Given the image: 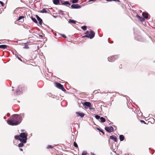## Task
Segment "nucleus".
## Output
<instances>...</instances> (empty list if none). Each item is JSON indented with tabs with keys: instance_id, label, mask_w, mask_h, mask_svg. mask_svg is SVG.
I'll return each instance as SVG.
<instances>
[{
	"instance_id": "obj_6",
	"label": "nucleus",
	"mask_w": 155,
	"mask_h": 155,
	"mask_svg": "<svg viewBox=\"0 0 155 155\" xmlns=\"http://www.w3.org/2000/svg\"><path fill=\"white\" fill-rule=\"evenodd\" d=\"M23 90L21 86H19L17 89L16 90V94L17 95L21 94Z\"/></svg>"
},
{
	"instance_id": "obj_45",
	"label": "nucleus",
	"mask_w": 155,
	"mask_h": 155,
	"mask_svg": "<svg viewBox=\"0 0 155 155\" xmlns=\"http://www.w3.org/2000/svg\"><path fill=\"white\" fill-rule=\"evenodd\" d=\"M39 36L40 37H42V38L43 37V36L42 35H39Z\"/></svg>"
},
{
	"instance_id": "obj_18",
	"label": "nucleus",
	"mask_w": 155,
	"mask_h": 155,
	"mask_svg": "<svg viewBox=\"0 0 155 155\" xmlns=\"http://www.w3.org/2000/svg\"><path fill=\"white\" fill-rule=\"evenodd\" d=\"M110 139L113 140L114 141L116 142L117 141V138L116 137H114L113 136H110Z\"/></svg>"
},
{
	"instance_id": "obj_43",
	"label": "nucleus",
	"mask_w": 155,
	"mask_h": 155,
	"mask_svg": "<svg viewBox=\"0 0 155 155\" xmlns=\"http://www.w3.org/2000/svg\"><path fill=\"white\" fill-rule=\"evenodd\" d=\"M91 155H95V154L94 153L91 152Z\"/></svg>"
},
{
	"instance_id": "obj_46",
	"label": "nucleus",
	"mask_w": 155,
	"mask_h": 155,
	"mask_svg": "<svg viewBox=\"0 0 155 155\" xmlns=\"http://www.w3.org/2000/svg\"><path fill=\"white\" fill-rule=\"evenodd\" d=\"M23 146H18V147H22Z\"/></svg>"
},
{
	"instance_id": "obj_1",
	"label": "nucleus",
	"mask_w": 155,
	"mask_h": 155,
	"mask_svg": "<svg viewBox=\"0 0 155 155\" xmlns=\"http://www.w3.org/2000/svg\"><path fill=\"white\" fill-rule=\"evenodd\" d=\"M21 121V119L18 114H14L7 120V123L11 126L17 125L19 124Z\"/></svg>"
},
{
	"instance_id": "obj_5",
	"label": "nucleus",
	"mask_w": 155,
	"mask_h": 155,
	"mask_svg": "<svg viewBox=\"0 0 155 155\" xmlns=\"http://www.w3.org/2000/svg\"><path fill=\"white\" fill-rule=\"evenodd\" d=\"M118 58L117 55H114L112 56H110L108 58V60L110 62H113L115 60Z\"/></svg>"
},
{
	"instance_id": "obj_11",
	"label": "nucleus",
	"mask_w": 155,
	"mask_h": 155,
	"mask_svg": "<svg viewBox=\"0 0 155 155\" xmlns=\"http://www.w3.org/2000/svg\"><path fill=\"white\" fill-rule=\"evenodd\" d=\"M63 1H62V3H61V5H66L67 6H69L71 4L68 1H65L63 2Z\"/></svg>"
},
{
	"instance_id": "obj_23",
	"label": "nucleus",
	"mask_w": 155,
	"mask_h": 155,
	"mask_svg": "<svg viewBox=\"0 0 155 155\" xmlns=\"http://www.w3.org/2000/svg\"><path fill=\"white\" fill-rule=\"evenodd\" d=\"M15 138L16 140H19L20 141V136L15 135Z\"/></svg>"
},
{
	"instance_id": "obj_31",
	"label": "nucleus",
	"mask_w": 155,
	"mask_h": 155,
	"mask_svg": "<svg viewBox=\"0 0 155 155\" xmlns=\"http://www.w3.org/2000/svg\"><path fill=\"white\" fill-rule=\"evenodd\" d=\"M78 0H72V3H75L78 2Z\"/></svg>"
},
{
	"instance_id": "obj_25",
	"label": "nucleus",
	"mask_w": 155,
	"mask_h": 155,
	"mask_svg": "<svg viewBox=\"0 0 155 155\" xmlns=\"http://www.w3.org/2000/svg\"><path fill=\"white\" fill-rule=\"evenodd\" d=\"M87 27L86 26L84 25L81 27V29L84 31H85L87 30Z\"/></svg>"
},
{
	"instance_id": "obj_34",
	"label": "nucleus",
	"mask_w": 155,
	"mask_h": 155,
	"mask_svg": "<svg viewBox=\"0 0 155 155\" xmlns=\"http://www.w3.org/2000/svg\"><path fill=\"white\" fill-rule=\"evenodd\" d=\"M0 4H1L2 6H4V4L2 2L0 1Z\"/></svg>"
},
{
	"instance_id": "obj_13",
	"label": "nucleus",
	"mask_w": 155,
	"mask_h": 155,
	"mask_svg": "<svg viewBox=\"0 0 155 155\" xmlns=\"http://www.w3.org/2000/svg\"><path fill=\"white\" fill-rule=\"evenodd\" d=\"M136 17L138 19L139 21L141 22H143L145 20L144 18L143 17H142L141 16H140L138 15H136Z\"/></svg>"
},
{
	"instance_id": "obj_40",
	"label": "nucleus",
	"mask_w": 155,
	"mask_h": 155,
	"mask_svg": "<svg viewBox=\"0 0 155 155\" xmlns=\"http://www.w3.org/2000/svg\"><path fill=\"white\" fill-rule=\"evenodd\" d=\"M114 0H107V2H110L111 1H114Z\"/></svg>"
},
{
	"instance_id": "obj_19",
	"label": "nucleus",
	"mask_w": 155,
	"mask_h": 155,
	"mask_svg": "<svg viewBox=\"0 0 155 155\" xmlns=\"http://www.w3.org/2000/svg\"><path fill=\"white\" fill-rule=\"evenodd\" d=\"M124 136L123 135H120L119 136V139L120 141H123L124 139Z\"/></svg>"
},
{
	"instance_id": "obj_32",
	"label": "nucleus",
	"mask_w": 155,
	"mask_h": 155,
	"mask_svg": "<svg viewBox=\"0 0 155 155\" xmlns=\"http://www.w3.org/2000/svg\"><path fill=\"white\" fill-rule=\"evenodd\" d=\"M60 35L62 37H63V38H67V37L64 34H61Z\"/></svg>"
},
{
	"instance_id": "obj_42",
	"label": "nucleus",
	"mask_w": 155,
	"mask_h": 155,
	"mask_svg": "<svg viewBox=\"0 0 155 155\" xmlns=\"http://www.w3.org/2000/svg\"><path fill=\"white\" fill-rule=\"evenodd\" d=\"M18 59L19 60H20V61H22V60H21V58H20L18 57Z\"/></svg>"
},
{
	"instance_id": "obj_8",
	"label": "nucleus",
	"mask_w": 155,
	"mask_h": 155,
	"mask_svg": "<svg viewBox=\"0 0 155 155\" xmlns=\"http://www.w3.org/2000/svg\"><path fill=\"white\" fill-rule=\"evenodd\" d=\"M71 7L72 8L77 9L81 8V6L78 4H72Z\"/></svg>"
},
{
	"instance_id": "obj_50",
	"label": "nucleus",
	"mask_w": 155,
	"mask_h": 155,
	"mask_svg": "<svg viewBox=\"0 0 155 155\" xmlns=\"http://www.w3.org/2000/svg\"><path fill=\"white\" fill-rule=\"evenodd\" d=\"M113 126H114V127H115V126L114 125H113Z\"/></svg>"
},
{
	"instance_id": "obj_22",
	"label": "nucleus",
	"mask_w": 155,
	"mask_h": 155,
	"mask_svg": "<svg viewBox=\"0 0 155 155\" xmlns=\"http://www.w3.org/2000/svg\"><path fill=\"white\" fill-rule=\"evenodd\" d=\"M101 121V122L104 123L106 121L105 119L103 117H101V118H100Z\"/></svg>"
},
{
	"instance_id": "obj_12",
	"label": "nucleus",
	"mask_w": 155,
	"mask_h": 155,
	"mask_svg": "<svg viewBox=\"0 0 155 155\" xmlns=\"http://www.w3.org/2000/svg\"><path fill=\"white\" fill-rule=\"evenodd\" d=\"M76 113L78 116H80L81 118L83 117L85 115L84 113L83 112H76Z\"/></svg>"
},
{
	"instance_id": "obj_30",
	"label": "nucleus",
	"mask_w": 155,
	"mask_h": 155,
	"mask_svg": "<svg viewBox=\"0 0 155 155\" xmlns=\"http://www.w3.org/2000/svg\"><path fill=\"white\" fill-rule=\"evenodd\" d=\"M54 146H48L46 148L47 149H52V148H54Z\"/></svg>"
},
{
	"instance_id": "obj_49",
	"label": "nucleus",
	"mask_w": 155,
	"mask_h": 155,
	"mask_svg": "<svg viewBox=\"0 0 155 155\" xmlns=\"http://www.w3.org/2000/svg\"><path fill=\"white\" fill-rule=\"evenodd\" d=\"M5 117H4V119H5Z\"/></svg>"
},
{
	"instance_id": "obj_41",
	"label": "nucleus",
	"mask_w": 155,
	"mask_h": 155,
	"mask_svg": "<svg viewBox=\"0 0 155 155\" xmlns=\"http://www.w3.org/2000/svg\"><path fill=\"white\" fill-rule=\"evenodd\" d=\"M7 116H10V113H7Z\"/></svg>"
},
{
	"instance_id": "obj_17",
	"label": "nucleus",
	"mask_w": 155,
	"mask_h": 155,
	"mask_svg": "<svg viewBox=\"0 0 155 155\" xmlns=\"http://www.w3.org/2000/svg\"><path fill=\"white\" fill-rule=\"evenodd\" d=\"M77 22V21H76L72 20L71 19H70L68 21L69 23H72L74 24H75Z\"/></svg>"
},
{
	"instance_id": "obj_27",
	"label": "nucleus",
	"mask_w": 155,
	"mask_h": 155,
	"mask_svg": "<svg viewBox=\"0 0 155 155\" xmlns=\"http://www.w3.org/2000/svg\"><path fill=\"white\" fill-rule=\"evenodd\" d=\"M97 129L99 131L102 133L104 134V133L102 129H101L99 128H97Z\"/></svg>"
},
{
	"instance_id": "obj_44",
	"label": "nucleus",
	"mask_w": 155,
	"mask_h": 155,
	"mask_svg": "<svg viewBox=\"0 0 155 155\" xmlns=\"http://www.w3.org/2000/svg\"><path fill=\"white\" fill-rule=\"evenodd\" d=\"M19 150H20V151H23V150H22V148H20V149H19Z\"/></svg>"
},
{
	"instance_id": "obj_33",
	"label": "nucleus",
	"mask_w": 155,
	"mask_h": 155,
	"mask_svg": "<svg viewBox=\"0 0 155 155\" xmlns=\"http://www.w3.org/2000/svg\"><path fill=\"white\" fill-rule=\"evenodd\" d=\"M92 107V105H91H91L90 106V107H88L89 108V109L91 110H94V108L92 107Z\"/></svg>"
},
{
	"instance_id": "obj_16",
	"label": "nucleus",
	"mask_w": 155,
	"mask_h": 155,
	"mask_svg": "<svg viewBox=\"0 0 155 155\" xmlns=\"http://www.w3.org/2000/svg\"><path fill=\"white\" fill-rule=\"evenodd\" d=\"M50 12V11L49 10H48V11L46 10L45 8L43 9L42 10H41L40 12L41 13H49V12Z\"/></svg>"
},
{
	"instance_id": "obj_35",
	"label": "nucleus",
	"mask_w": 155,
	"mask_h": 155,
	"mask_svg": "<svg viewBox=\"0 0 155 155\" xmlns=\"http://www.w3.org/2000/svg\"><path fill=\"white\" fill-rule=\"evenodd\" d=\"M23 48L24 49H28L29 48V47L27 45H25L24 47Z\"/></svg>"
},
{
	"instance_id": "obj_24",
	"label": "nucleus",
	"mask_w": 155,
	"mask_h": 155,
	"mask_svg": "<svg viewBox=\"0 0 155 155\" xmlns=\"http://www.w3.org/2000/svg\"><path fill=\"white\" fill-rule=\"evenodd\" d=\"M24 18V16H20L18 18V19L17 20V21H19L20 20H21V19H22L23 18Z\"/></svg>"
},
{
	"instance_id": "obj_29",
	"label": "nucleus",
	"mask_w": 155,
	"mask_h": 155,
	"mask_svg": "<svg viewBox=\"0 0 155 155\" xmlns=\"http://www.w3.org/2000/svg\"><path fill=\"white\" fill-rule=\"evenodd\" d=\"M19 116L21 118V117H24V113H21L19 115Z\"/></svg>"
},
{
	"instance_id": "obj_21",
	"label": "nucleus",
	"mask_w": 155,
	"mask_h": 155,
	"mask_svg": "<svg viewBox=\"0 0 155 155\" xmlns=\"http://www.w3.org/2000/svg\"><path fill=\"white\" fill-rule=\"evenodd\" d=\"M31 19L32 21L34 22L35 23L37 24L38 23V21L36 20V19L35 18H33V17H31Z\"/></svg>"
},
{
	"instance_id": "obj_37",
	"label": "nucleus",
	"mask_w": 155,
	"mask_h": 155,
	"mask_svg": "<svg viewBox=\"0 0 155 155\" xmlns=\"http://www.w3.org/2000/svg\"><path fill=\"white\" fill-rule=\"evenodd\" d=\"M140 122L141 123H144L145 124H146V122H145V121L143 120H140Z\"/></svg>"
},
{
	"instance_id": "obj_38",
	"label": "nucleus",
	"mask_w": 155,
	"mask_h": 155,
	"mask_svg": "<svg viewBox=\"0 0 155 155\" xmlns=\"http://www.w3.org/2000/svg\"><path fill=\"white\" fill-rule=\"evenodd\" d=\"M73 145H77V143H76L75 142H74V144H73Z\"/></svg>"
},
{
	"instance_id": "obj_26",
	"label": "nucleus",
	"mask_w": 155,
	"mask_h": 155,
	"mask_svg": "<svg viewBox=\"0 0 155 155\" xmlns=\"http://www.w3.org/2000/svg\"><path fill=\"white\" fill-rule=\"evenodd\" d=\"M95 117L97 119L99 120L101 118V117L98 115H95Z\"/></svg>"
},
{
	"instance_id": "obj_28",
	"label": "nucleus",
	"mask_w": 155,
	"mask_h": 155,
	"mask_svg": "<svg viewBox=\"0 0 155 155\" xmlns=\"http://www.w3.org/2000/svg\"><path fill=\"white\" fill-rule=\"evenodd\" d=\"M87 154V152L86 151H83L81 155H86Z\"/></svg>"
},
{
	"instance_id": "obj_39",
	"label": "nucleus",
	"mask_w": 155,
	"mask_h": 155,
	"mask_svg": "<svg viewBox=\"0 0 155 155\" xmlns=\"http://www.w3.org/2000/svg\"><path fill=\"white\" fill-rule=\"evenodd\" d=\"M114 1H115V2H120V1L119 0H114Z\"/></svg>"
},
{
	"instance_id": "obj_10",
	"label": "nucleus",
	"mask_w": 155,
	"mask_h": 155,
	"mask_svg": "<svg viewBox=\"0 0 155 155\" xmlns=\"http://www.w3.org/2000/svg\"><path fill=\"white\" fill-rule=\"evenodd\" d=\"M36 17L37 20L39 21V23L40 25H41L43 23L42 19L37 15H36Z\"/></svg>"
},
{
	"instance_id": "obj_36",
	"label": "nucleus",
	"mask_w": 155,
	"mask_h": 155,
	"mask_svg": "<svg viewBox=\"0 0 155 155\" xmlns=\"http://www.w3.org/2000/svg\"><path fill=\"white\" fill-rule=\"evenodd\" d=\"M58 12H59L61 13L62 14H64V13H63L64 12L62 11L61 10H59Z\"/></svg>"
},
{
	"instance_id": "obj_47",
	"label": "nucleus",
	"mask_w": 155,
	"mask_h": 155,
	"mask_svg": "<svg viewBox=\"0 0 155 155\" xmlns=\"http://www.w3.org/2000/svg\"><path fill=\"white\" fill-rule=\"evenodd\" d=\"M74 146V147H78V146Z\"/></svg>"
},
{
	"instance_id": "obj_3",
	"label": "nucleus",
	"mask_w": 155,
	"mask_h": 155,
	"mask_svg": "<svg viewBox=\"0 0 155 155\" xmlns=\"http://www.w3.org/2000/svg\"><path fill=\"white\" fill-rule=\"evenodd\" d=\"M85 34L86 35L84 36L83 37H87L91 39H92L95 36V33L93 31L91 30L90 33H89L88 31H86Z\"/></svg>"
},
{
	"instance_id": "obj_15",
	"label": "nucleus",
	"mask_w": 155,
	"mask_h": 155,
	"mask_svg": "<svg viewBox=\"0 0 155 155\" xmlns=\"http://www.w3.org/2000/svg\"><path fill=\"white\" fill-rule=\"evenodd\" d=\"M91 103L90 102H85L83 104V105L84 106L88 107H90V106L91 105Z\"/></svg>"
},
{
	"instance_id": "obj_20",
	"label": "nucleus",
	"mask_w": 155,
	"mask_h": 155,
	"mask_svg": "<svg viewBox=\"0 0 155 155\" xmlns=\"http://www.w3.org/2000/svg\"><path fill=\"white\" fill-rule=\"evenodd\" d=\"M8 46L5 45H0V48H3V49H5Z\"/></svg>"
},
{
	"instance_id": "obj_4",
	"label": "nucleus",
	"mask_w": 155,
	"mask_h": 155,
	"mask_svg": "<svg viewBox=\"0 0 155 155\" xmlns=\"http://www.w3.org/2000/svg\"><path fill=\"white\" fill-rule=\"evenodd\" d=\"M55 85L56 87L61 89L62 91L64 92L66 91V90L64 87L63 85L61 84L58 82H56L55 83Z\"/></svg>"
},
{
	"instance_id": "obj_2",
	"label": "nucleus",
	"mask_w": 155,
	"mask_h": 155,
	"mask_svg": "<svg viewBox=\"0 0 155 155\" xmlns=\"http://www.w3.org/2000/svg\"><path fill=\"white\" fill-rule=\"evenodd\" d=\"M27 134L25 133H21L20 134L21 143H19L18 145H24V143H26L27 142Z\"/></svg>"
},
{
	"instance_id": "obj_7",
	"label": "nucleus",
	"mask_w": 155,
	"mask_h": 155,
	"mask_svg": "<svg viewBox=\"0 0 155 155\" xmlns=\"http://www.w3.org/2000/svg\"><path fill=\"white\" fill-rule=\"evenodd\" d=\"M104 129L108 133H111L114 131V128L112 126L106 127Z\"/></svg>"
},
{
	"instance_id": "obj_14",
	"label": "nucleus",
	"mask_w": 155,
	"mask_h": 155,
	"mask_svg": "<svg viewBox=\"0 0 155 155\" xmlns=\"http://www.w3.org/2000/svg\"><path fill=\"white\" fill-rule=\"evenodd\" d=\"M142 15L143 16V18H144V19H148V13L143 12L142 14Z\"/></svg>"
},
{
	"instance_id": "obj_48",
	"label": "nucleus",
	"mask_w": 155,
	"mask_h": 155,
	"mask_svg": "<svg viewBox=\"0 0 155 155\" xmlns=\"http://www.w3.org/2000/svg\"><path fill=\"white\" fill-rule=\"evenodd\" d=\"M14 91V89H13L12 90V91Z\"/></svg>"
},
{
	"instance_id": "obj_9",
	"label": "nucleus",
	"mask_w": 155,
	"mask_h": 155,
	"mask_svg": "<svg viewBox=\"0 0 155 155\" xmlns=\"http://www.w3.org/2000/svg\"><path fill=\"white\" fill-rule=\"evenodd\" d=\"M53 3L55 5L61 4L62 1L61 0H53Z\"/></svg>"
}]
</instances>
